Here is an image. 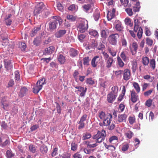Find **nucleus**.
I'll list each match as a JSON object with an SVG mask.
<instances>
[{
	"mask_svg": "<svg viewBox=\"0 0 158 158\" xmlns=\"http://www.w3.org/2000/svg\"><path fill=\"white\" fill-rule=\"evenodd\" d=\"M106 136V131L102 129L101 131H98L97 133L93 136L92 138L95 139L96 142L100 143L104 140Z\"/></svg>",
	"mask_w": 158,
	"mask_h": 158,
	"instance_id": "1",
	"label": "nucleus"
},
{
	"mask_svg": "<svg viewBox=\"0 0 158 158\" xmlns=\"http://www.w3.org/2000/svg\"><path fill=\"white\" fill-rule=\"evenodd\" d=\"M45 81V79L44 78H43L38 81L33 88V92L35 94L38 93L42 89L43 85L46 83Z\"/></svg>",
	"mask_w": 158,
	"mask_h": 158,
	"instance_id": "2",
	"label": "nucleus"
},
{
	"mask_svg": "<svg viewBox=\"0 0 158 158\" xmlns=\"http://www.w3.org/2000/svg\"><path fill=\"white\" fill-rule=\"evenodd\" d=\"M45 8V5L43 2H40L38 3L35 6V8L34 11V15H37L38 14L42 13Z\"/></svg>",
	"mask_w": 158,
	"mask_h": 158,
	"instance_id": "3",
	"label": "nucleus"
},
{
	"mask_svg": "<svg viewBox=\"0 0 158 158\" xmlns=\"http://www.w3.org/2000/svg\"><path fill=\"white\" fill-rule=\"evenodd\" d=\"M0 104L1 107L4 110L8 111L9 108V104L6 97L2 98L1 100Z\"/></svg>",
	"mask_w": 158,
	"mask_h": 158,
	"instance_id": "4",
	"label": "nucleus"
},
{
	"mask_svg": "<svg viewBox=\"0 0 158 158\" xmlns=\"http://www.w3.org/2000/svg\"><path fill=\"white\" fill-rule=\"evenodd\" d=\"M87 118V115L85 114H83L80 118L79 121L78 122V129L81 130L84 128L85 126V122L86 121Z\"/></svg>",
	"mask_w": 158,
	"mask_h": 158,
	"instance_id": "5",
	"label": "nucleus"
},
{
	"mask_svg": "<svg viewBox=\"0 0 158 158\" xmlns=\"http://www.w3.org/2000/svg\"><path fill=\"white\" fill-rule=\"evenodd\" d=\"M102 42L100 40L99 41H98V40H92V45L93 47H95L98 50H100L105 47Z\"/></svg>",
	"mask_w": 158,
	"mask_h": 158,
	"instance_id": "6",
	"label": "nucleus"
},
{
	"mask_svg": "<svg viewBox=\"0 0 158 158\" xmlns=\"http://www.w3.org/2000/svg\"><path fill=\"white\" fill-rule=\"evenodd\" d=\"M88 28V23L86 22V23H85V22H82L79 24V26L77 27L78 30L81 33L85 32Z\"/></svg>",
	"mask_w": 158,
	"mask_h": 158,
	"instance_id": "7",
	"label": "nucleus"
},
{
	"mask_svg": "<svg viewBox=\"0 0 158 158\" xmlns=\"http://www.w3.org/2000/svg\"><path fill=\"white\" fill-rule=\"evenodd\" d=\"M9 141L8 138L6 135H2L0 137V144L2 147L6 146Z\"/></svg>",
	"mask_w": 158,
	"mask_h": 158,
	"instance_id": "8",
	"label": "nucleus"
},
{
	"mask_svg": "<svg viewBox=\"0 0 158 158\" xmlns=\"http://www.w3.org/2000/svg\"><path fill=\"white\" fill-rule=\"evenodd\" d=\"M123 79L125 81L128 80L131 77V74L130 70L128 69H126L123 71Z\"/></svg>",
	"mask_w": 158,
	"mask_h": 158,
	"instance_id": "9",
	"label": "nucleus"
},
{
	"mask_svg": "<svg viewBox=\"0 0 158 158\" xmlns=\"http://www.w3.org/2000/svg\"><path fill=\"white\" fill-rule=\"evenodd\" d=\"M101 60V57L97 56H94L91 60V64L92 67L95 68L97 67V64L100 63Z\"/></svg>",
	"mask_w": 158,
	"mask_h": 158,
	"instance_id": "10",
	"label": "nucleus"
},
{
	"mask_svg": "<svg viewBox=\"0 0 158 158\" xmlns=\"http://www.w3.org/2000/svg\"><path fill=\"white\" fill-rule=\"evenodd\" d=\"M4 64L5 68L7 70L11 69L13 68V63L9 58L4 59Z\"/></svg>",
	"mask_w": 158,
	"mask_h": 158,
	"instance_id": "11",
	"label": "nucleus"
},
{
	"mask_svg": "<svg viewBox=\"0 0 158 158\" xmlns=\"http://www.w3.org/2000/svg\"><path fill=\"white\" fill-rule=\"evenodd\" d=\"M131 95V100L132 102L135 103L137 102L139 99V96L137 95L138 93L134 90H132L130 91Z\"/></svg>",
	"mask_w": 158,
	"mask_h": 158,
	"instance_id": "12",
	"label": "nucleus"
},
{
	"mask_svg": "<svg viewBox=\"0 0 158 158\" xmlns=\"http://www.w3.org/2000/svg\"><path fill=\"white\" fill-rule=\"evenodd\" d=\"M58 23L56 20L50 21L49 23V31L51 32L53 31L55 29H56Z\"/></svg>",
	"mask_w": 158,
	"mask_h": 158,
	"instance_id": "13",
	"label": "nucleus"
},
{
	"mask_svg": "<svg viewBox=\"0 0 158 158\" xmlns=\"http://www.w3.org/2000/svg\"><path fill=\"white\" fill-rule=\"evenodd\" d=\"M74 87L77 89V91L81 92L80 94L81 97H83L85 95L87 90V88H85L81 86H74Z\"/></svg>",
	"mask_w": 158,
	"mask_h": 158,
	"instance_id": "14",
	"label": "nucleus"
},
{
	"mask_svg": "<svg viewBox=\"0 0 158 158\" xmlns=\"http://www.w3.org/2000/svg\"><path fill=\"white\" fill-rule=\"evenodd\" d=\"M105 62L106 67L108 69L112 67V64L114 62V61L112 57H110L109 59L105 60Z\"/></svg>",
	"mask_w": 158,
	"mask_h": 158,
	"instance_id": "15",
	"label": "nucleus"
},
{
	"mask_svg": "<svg viewBox=\"0 0 158 158\" xmlns=\"http://www.w3.org/2000/svg\"><path fill=\"white\" fill-rule=\"evenodd\" d=\"M117 96L112 93H109L107 95V100L108 102L112 103L115 100Z\"/></svg>",
	"mask_w": 158,
	"mask_h": 158,
	"instance_id": "16",
	"label": "nucleus"
},
{
	"mask_svg": "<svg viewBox=\"0 0 158 158\" xmlns=\"http://www.w3.org/2000/svg\"><path fill=\"white\" fill-rule=\"evenodd\" d=\"M112 118V117L111 114L110 113L107 114V116L103 120L105 122L106 126H110Z\"/></svg>",
	"mask_w": 158,
	"mask_h": 158,
	"instance_id": "17",
	"label": "nucleus"
},
{
	"mask_svg": "<svg viewBox=\"0 0 158 158\" xmlns=\"http://www.w3.org/2000/svg\"><path fill=\"white\" fill-rule=\"evenodd\" d=\"M12 15L11 14H9L6 15L4 18V20L6 25L10 26L11 24L12 21L10 19Z\"/></svg>",
	"mask_w": 158,
	"mask_h": 158,
	"instance_id": "18",
	"label": "nucleus"
},
{
	"mask_svg": "<svg viewBox=\"0 0 158 158\" xmlns=\"http://www.w3.org/2000/svg\"><path fill=\"white\" fill-rule=\"evenodd\" d=\"M138 45L136 42H133L132 43V47H130L132 55H135L138 49Z\"/></svg>",
	"mask_w": 158,
	"mask_h": 158,
	"instance_id": "19",
	"label": "nucleus"
},
{
	"mask_svg": "<svg viewBox=\"0 0 158 158\" xmlns=\"http://www.w3.org/2000/svg\"><path fill=\"white\" fill-rule=\"evenodd\" d=\"M127 117V116L126 114H119L118 116L117 121L119 123L125 122Z\"/></svg>",
	"mask_w": 158,
	"mask_h": 158,
	"instance_id": "20",
	"label": "nucleus"
},
{
	"mask_svg": "<svg viewBox=\"0 0 158 158\" xmlns=\"http://www.w3.org/2000/svg\"><path fill=\"white\" fill-rule=\"evenodd\" d=\"M95 143H94L91 144V143L93 142V141L90 140V141H86L85 142V143L87 145V148H94L96 146H97L98 144V143L96 142V140L95 141Z\"/></svg>",
	"mask_w": 158,
	"mask_h": 158,
	"instance_id": "21",
	"label": "nucleus"
},
{
	"mask_svg": "<svg viewBox=\"0 0 158 158\" xmlns=\"http://www.w3.org/2000/svg\"><path fill=\"white\" fill-rule=\"evenodd\" d=\"M41 25H40L36 27H34V29L31 31L30 34L31 37L34 36L38 32V31H39L41 29Z\"/></svg>",
	"mask_w": 158,
	"mask_h": 158,
	"instance_id": "22",
	"label": "nucleus"
},
{
	"mask_svg": "<svg viewBox=\"0 0 158 158\" xmlns=\"http://www.w3.org/2000/svg\"><path fill=\"white\" fill-rule=\"evenodd\" d=\"M98 117L101 120H103L107 116V114L102 110L99 111L98 113Z\"/></svg>",
	"mask_w": 158,
	"mask_h": 158,
	"instance_id": "23",
	"label": "nucleus"
},
{
	"mask_svg": "<svg viewBox=\"0 0 158 158\" xmlns=\"http://www.w3.org/2000/svg\"><path fill=\"white\" fill-rule=\"evenodd\" d=\"M66 32L65 30H60L56 32L55 34L56 37L57 38H60L63 36Z\"/></svg>",
	"mask_w": 158,
	"mask_h": 158,
	"instance_id": "24",
	"label": "nucleus"
},
{
	"mask_svg": "<svg viewBox=\"0 0 158 158\" xmlns=\"http://www.w3.org/2000/svg\"><path fill=\"white\" fill-rule=\"evenodd\" d=\"M55 50V48L53 46H50L46 48L44 50V54H51L53 53Z\"/></svg>",
	"mask_w": 158,
	"mask_h": 158,
	"instance_id": "25",
	"label": "nucleus"
},
{
	"mask_svg": "<svg viewBox=\"0 0 158 158\" xmlns=\"http://www.w3.org/2000/svg\"><path fill=\"white\" fill-rule=\"evenodd\" d=\"M126 91V89L125 86L123 85V86L122 90V93L120 94L118 98V101L119 102L121 101L125 95Z\"/></svg>",
	"mask_w": 158,
	"mask_h": 158,
	"instance_id": "26",
	"label": "nucleus"
},
{
	"mask_svg": "<svg viewBox=\"0 0 158 158\" xmlns=\"http://www.w3.org/2000/svg\"><path fill=\"white\" fill-rule=\"evenodd\" d=\"M134 31L135 32H137L139 28V23L140 22L138 19H134Z\"/></svg>",
	"mask_w": 158,
	"mask_h": 158,
	"instance_id": "27",
	"label": "nucleus"
},
{
	"mask_svg": "<svg viewBox=\"0 0 158 158\" xmlns=\"http://www.w3.org/2000/svg\"><path fill=\"white\" fill-rule=\"evenodd\" d=\"M132 85L135 90V92L137 93H139L140 91V88L139 84L137 82H134L132 83Z\"/></svg>",
	"mask_w": 158,
	"mask_h": 158,
	"instance_id": "28",
	"label": "nucleus"
},
{
	"mask_svg": "<svg viewBox=\"0 0 158 158\" xmlns=\"http://www.w3.org/2000/svg\"><path fill=\"white\" fill-rule=\"evenodd\" d=\"M15 154L11 150L6 151L5 156L7 158H12L14 157Z\"/></svg>",
	"mask_w": 158,
	"mask_h": 158,
	"instance_id": "29",
	"label": "nucleus"
},
{
	"mask_svg": "<svg viewBox=\"0 0 158 158\" xmlns=\"http://www.w3.org/2000/svg\"><path fill=\"white\" fill-rule=\"evenodd\" d=\"M40 150L42 153L44 154L48 152V148L46 146L43 144L40 146Z\"/></svg>",
	"mask_w": 158,
	"mask_h": 158,
	"instance_id": "30",
	"label": "nucleus"
},
{
	"mask_svg": "<svg viewBox=\"0 0 158 158\" xmlns=\"http://www.w3.org/2000/svg\"><path fill=\"white\" fill-rule=\"evenodd\" d=\"M27 91L28 89L27 88L25 87H22L20 90L19 96L22 97H23Z\"/></svg>",
	"mask_w": 158,
	"mask_h": 158,
	"instance_id": "31",
	"label": "nucleus"
},
{
	"mask_svg": "<svg viewBox=\"0 0 158 158\" xmlns=\"http://www.w3.org/2000/svg\"><path fill=\"white\" fill-rule=\"evenodd\" d=\"M142 62L144 65L145 66L148 65L149 63L148 57L147 56H143L142 58Z\"/></svg>",
	"mask_w": 158,
	"mask_h": 158,
	"instance_id": "32",
	"label": "nucleus"
},
{
	"mask_svg": "<svg viewBox=\"0 0 158 158\" xmlns=\"http://www.w3.org/2000/svg\"><path fill=\"white\" fill-rule=\"evenodd\" d=\"M100 12L98 9H96L93 14V17L95 20L97 21L100 17Z\"/></svg>",
	"mask_w": 158,
	"mask_h": 158,
	"instance_id": "33",
	"label": "nucleus"
},
{
	"mask_svg": "<svg viewBox=\"0 0 158 158\" xmlns=\"http://www.w3.org/2000/svg\"><path fill=\"white\" fill-rule=\"evenodd\" d=\"M70 56L72 57L75 56L78 54V51L73 48L70 49L69 51Z\"/></svg>",
	"mask_w": 158,
	"mask_h": 158,
	"instance_id": "34",
	"label": "nucleus"
},
{
	"mask_svg": "<svg viewBox=\"0 0 158 158\" xmlns=\"http://www.w3.org/2000/svg\"><path fill=\"white\" fill-rule=\"evenodd\" d=\"M118 88L117 86H114L111 88V91L110 93H112V94H114L117 96V94L118 91Z\"/></svg>",
	"mask_w": 158,
	"mask_h": 158,
	"instance_id": "35",
	"label": "nucleus"
},
{
	"mask_svg": "<svg viewBox=\"0 0 158 158\" xmlns=\"http://www.w3.org/2000/svg\"><path fill=\"white\" fill-rule=\"evenodd\" d=\"M50 9L48 7L47 8L46 7V8L44 9L43 11V15H44V16L46 18L47 17L50 13Z\"/></svg>",
	"mask_w": 158,
	"mask_h": 158,
	"instance_id": "36",
	"label": "nucleus"
},
{
	"mask_svg": "<svg viewBox=\"0 0 158 158\" xmlns=\"http://www.w3.org/2000/svg\"><path fill=\"white\" fill-rule=\"evenodd\" d=\"M131 65L132 71L133 73H135L138 68L137 62L135 61H132L131 62Z\"/></svg>",
	"mask_w": 158,
	"mask_h": 158,
	"instance_id": "37",
	"label": "nucleus"
},
{
	"mask_svg": "<svg viewBox=\"0 0 158 158\" xmlns=\"http://www.w3.org/2000/svg\"><path fill=\"white\" fill-rule=\"evenodd\" d=\"M104 145L105 148L111 151H114L115 150V147L112 145H108L106 143H104Z\"/></svg>",
	"mask_w": 158,
	"mask_h": 158,
	"instance_id": "38",
	"label": "nucleus"
},
{
	"mask_svg": "<svg viewBox=\"0 0 158 158\" xmlns=\"http://www.w3.org/2000/svg\"><path fill=\"white\" fill-rule=\"evenodd\" d=\"M118 64L119 66L121 68H123L124 66V63L122 61L120 57L118 56L117 57Z\"/></svg>",
	"mask_w": 158,
	"mask_h": 158,
	"instance_id": "39",
	"label": "nucleus"
},
{
	"mask_svg": "<svg viewBox=\"0 0 158 158\" xmlns=\"http://www.w3.org/2000/svg\"><path fill=\"white\" fill-rule=\"evenodd\" d=\"M58 60L61 64H64L65 61V59L62 55L60 54L58 57Z\"/></svg>",
	"mask_w": 158,
	"mask_h": 158,
	"instance_id": "40",
	"label": "nucleus"
},
{
	"mask_svg": "<svg viewBox=\"0 0 158 158\" xmlns=\"http://www.w3.org/2000/svg\"><path fill=\"white\" fill-rule=\"evenodd\" d=\"M91 137V135L89 133L86 132L83 135L82 139L84 140L90 138Z\"/></svg>",
	"mask_w": 158,
	"mask_h": 158,
	"instance_id": "41",
	"label": "nucleus"
},
{
	"mask_svg": "<svg viewBox=\"0 0 158 158\" xmlns=\"http://www.w3.org/2000/svg\"><path fill=\"white\" fill-rule=\"evenodd\" d=\"M83 10L86 12L87 11L90 10L91 8V6L90 4H87L86 5H84L82 7Z\"/></svg>",
	"mask_w": 158,
	"mask_h": 158,
	"instance_id": "42",
	"label": "nucleus"
},
{
	"mask_svg": "<svg viewBox=\"0 0 158 158\" xmlns=\"http://www.w3.org/2000/svg\"><path fill=\"white\" fill-rule=\"evenodd\" d=\"M58 148H55L53 149L52 152L51 154V155L52 157L55 156L58 153Z\"/></svg>",
	"mask_w": 158,
	"mask_h": 158,
	"instance_id": "43",
	"label": "nucleus"
},
{
	"mask_svg": "<svg viewBox=\"0 0 158 158\" xmlns=\"http://www.w3.org/2000/svg\"><path fill=\"white\" fill-rule=\"evenodd\" d=\"M150 65L151 67L153 69H154L156 67V62L154 59H151L150 60Z\"/></svg>",
	"mask_w": 158,
	"mask_h": 158,
	"instance_id": "44",
	"label": "nucleus"
},
{
	"mask_svg": "<svg viewBox=\"0 0 158 158\" xmlns=\"http://www.w3.org/2000/svg\"><path fill=\"white\" fill-rule=\"evenodd\" d=\"M143 33V30L141 27H139L138 31L137 33V36L139 39L141 38L142 34Z\"/></svg>",
	"mask_w": 158,
	"mask_h": 158,
	"instance_id": "45",
	"label": "nucleus"
},
{
	"mask_svg": "<svg viewBox=\"0 0 158 158\" xmlns=\"http://www.w3.org/2000/svg\"><path fill=\"white\" fill-rule=\"evenodd\" d=\"M86 83L87 84H88L90 85H93L94 84L95 82L91 78H89L87 79L86 81Z\"/></svg>",
	"mask_w": 158,
	"mask_h": 158,
	"instance_id": "46",
	"label": "nucleus"
},
{
	"mask_svg": "<svg viewBox=\"0 0 158 158\" xmlns=\"http://www.w3.org/2000/svg\"><path fill=\"white\" fill-rule=\"evenodd\" d=\"M119 37L118 34H114L110 35L109 37V40H117Z\"/></svg>",
	"mask_w": 158,
	"mask_h": 158,
	"instance_id": "47",
	"label": "nucleus"
},
{
	"mask_svg": "<svg viewBox=\"0 0 158 158\" xmlns=\"http://www.w3.org/2000/svg\"><path fill=\"white\" fill-rule=\"evenodd\" d=\"M83 60L84 61L83 64L84 65H89V62L90 61L89 57L87 56L84 58L83 59Z\"/></svg>",
	"mask_w": 158,
	"mask_h": 158,
	"instance_id": "48",
	"label": "nucleus"
},
{
	"mask_svg": "<svg viewBox=\"0 0 158 158\" xmlns=\"http://www.w3.org/2000/svg\"><path fill=\"white\" fill-rule=\"evenodd\" d=\"M118 140V137L115 136H113L110 137L109 139V142L110 143H112L114 141H117Z\"/></svg>",
	"mask_w": 158,
	"mask_h": 158,
	"instance_id": "49",
	"label": "nucleus"
},
{
	"mask_svg": "<svg viewBox=\"0 0 158 158\" xmlns=\"http://www.w3.org/2000/svg\"><path fill=\"white\" fill-rule=\"evenodd\" d=\"M128 121L129 123L132 125L135 121V119L134 116H130L128 118Z\"/></svg>",
	"mask_w": 158,
	"mask_h": 158,
	"instance_id": "50",
	"label": "nucleus"
},
{
	"mask_svg": "<svg viewBox=\"0 0 158 158\" xmlns=\"http://www.w3.org/2000/svg\"><path fill=\"white\" fill-rule=\"evenodd\" d=\"M29 148L30 151L33 153H35L36 152V148L32 144L29 145Z\"/></svg>",
	"mask_w": 158,
	"mask_h": 158,
	"instance_id": "51",
	"label": "nucleus"
},
{
	"mask_svg": "<svg viewBox=\"0 0 158 158\" xmlns=\"http://www.w3.org/2000/svg\"><path fill=\"white\" fill-rule=\"evenodd\" d=\"M15 78L16 80L18 81L20 79V76L19 72L18 71H16L15 72Z\"/></svg>",
	"mask_w": 158,
	"mask_h": 158,
	"instance_id": "52",
	"label": "nucleus"
},
{
	"mask_svg": "<svg viewBox=\"0 0 158 158\" xmlns=\"http://www.w3.org/2000/svg\"><path fill=\"white\" fill-rule=\"evenodd\" d=\"M46 35L44 34V32H43L41 33L40 34H39L38 37H37V39H40L41 40L44 39H45V37H47V36H46Z\"/></svg>",
	"mask_w": 158,
	"mask_h": 158,
	"instance_id": "53",
	"label": "nucleus"
},
{
	"mask_svg": "<svg viewBox=\"0 0 158 158\" xmlns=\"http://www.w3.org/2000/svg\"><path fill=\"white\" fill-rule=\"evenodd\" d=\"M114 75L116 77H118L123 73V70H118L114 71Z\"/></svg>",
	"mask_w": 158,
	"mask_h": 158,
	"instance_id": "54",
	"label": "nucleus"
},
{
	"mask_svg": "<svg viewBox=\"0 0 158 158\" xmlns=\"http://www.w3.org/2000/svg\"><path fill=\"white\" fill-rule=\"evenodd\" d=\"M67 19L71 21H74L76 19V17L73 16V15H68L67 16Z\"/></svg>",
	"mask_w": 158,
	"mask_h": 158,
	"instance_id": "55",
	"label": "nucleus"
},
{
	"mask_svg": "<svg viewBox=\"0 0 158 158\" xmlns=\"http://www.w3.org/2000/svg\"><path fill=\"white\" fill-rule=\"evenodd\" d=\"M82 157V155L79 152L74 153L73 156V158H81Z\"/></svg>",
	"mask_w": 158,
	"mask_h": 158,
	"instance_id": "56",
	"label": "nucleus"
},
{
	"mask_svg": "<svg viewBox=\"0 0 158 158\" xmlns=\"http://www.w3.org/2000/svg\"><path fill=\"white\" fill-rule=\"evenodd\" d=\"M115 28L116 30L120 31L123 28V27L121 26V23L117 24L115 26Z\"/></svg>",
	"mask_w": 158,
	"mask_h": 158,
	"instance_id": "57",
	"label": "nucleus"
},
{
	"mask_svg": "<svg viewBox=\"0 0 158 158\" xmlns=\"http://www.w3.org/2000/svg\"><path fill=\"white\" fill-rule=\"evenodd\" d=\"M101 37L104 39H106L107 36L105 30H102L101 32Z\"/></svg>",
	"mask_w": 158,
	"mask_h": 158,
	"instance_id": "58",
	"label": "nucleus"
},
{
	"mask_svg": "<svg viewBox=\"0 0 158 158\" xmlns=\"http://www.w3.org/2000/svg\"><path fill=\"white\" fill-rule=\"evenodd\" d=\"M150 84L144 83L142 85V91H145L149 86Z\"/></svg>",
	"mask_w": 158,
	"mask_h": 158,
	"instance_id": "59",
	"label": "nucleus"
},
{
	"mask_svg": "<svg viewBox=\"0 0 158 158\" xmlns=\"http://www.w3.org/2000/svg\"><path fill=\"white\" fill-rule=\"evenodd\" d=\"M20 47V48L21 50L22 51H24L27 46L25 43H21L19 44Z\"/></svg>",
	"mask_w": 158,
	"mask_h": 158,
	"instance_id": "60",
	"label": "nucleus"
},
{
	"mask_svg": "<svg viewBox=\"0 0 158 158\" xmlns=\"http://www.w3.org/2000/svg\"><path fill=\"white\" fill-rule=\"evenodd\" d=\"M62 158H71V155L69 153H65L61 156Z\"/></svg>",
	"mask_w": 158,
	"mask_h": 158,
	"instance_id": "61",
	"label": "nucleus"
},
{
	"mask_svg": "<svg viewBox=\"0 0 158 158\" xmlns=\"http://www.w3.org/2000/svg\"><path fill=\"white\" fill-rule=\"evenodd\" d=\"M129 147V146L128 144L126 143L123 144L122 148V150L123 151L125 152L128 149Z\"/></svg>",
	"mask_w": 158,
	"mask_h": 158,
	"instance_id": "62",
	"label": "nucleus"
},
{
	"mask_svg": "<svg viewBox=\"0 0 158 158\" xmlns=\"http://www.w3.org/2000/svg\"><path fill=\"white\" fill-rule=\"evenodd\" d=\"M71 150L75 151L77 148V145L75 143L72 142L71 143Z\"/></svg>",
	"mask_w": 158,
	"mask_h": 158,
	"instance_id": "63",
	"label": "nucleus"
},
{
	"mask_svg": "<svg viewBox=\"0 0 158 158\" xmlns=\"http://www.w3.org/2000/svg\"><path fill=\"white\" fill-rule=\"evenodd\" d=\"M125 10L129 16H131L133 15V13L131 9L127 8Z\"/></svg>",
	"mask_w": 158,
	"mask_h": 158,
	"instance_id": "64",
	"label": "nucleus"
}]
</instances>
